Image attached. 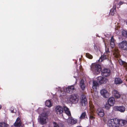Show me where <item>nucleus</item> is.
Instances as JSON below:
<instances>
[{
  "label": "nucleus",
  "instance_id": "nucleus-1",
  "mask_svg": "<svg viewBox=\"0 0 127 127\" xmlns=\"http://www.w3.org/2000/svg\"><path fill=\"white\" fill-rule=\"evenodd\" d=\"M126 120L124 119H120L117 118L112 119V127H120L117 124L120 126H123L127 123Z\"/></svg>",
  "mask_w": 127,
  "mask_h": 127
},
{
  "label": "nucleus",
  "instance_id": "nucleus-2",
  "mask_svg": "<svg viewBox=\"0 0 127 127\" xmlns=\"http://www.w3.org/2000/svg\"><path fill=\"white\" fill-rule=\"evenodd\" d=\"M115 41V40H114L113 36L112 37V52L113 55L114 57L117 58L118 57L119 52L118 49L114 47Z\"/></svg>",
  "mask_w": 127,
  "mask_h": 127
},
{
  "label": "nucleus",
  "instance_id": "nucleus-3",
  "mask_svg": "<svg viewBox=\"0 0 127 127\" xmlns=\"http://www.w3.org/2000/svg\"><path fill=\"white\" fill-rule=\"evenodd\" d=\"M91 70L96 74H99L101 70L100 65L97 64L92 65L91 67Z\"/></svg>",
  "mask_w": 127,
  "mask_h": 127
},
{
  "label": "nucleus",
  "instance_id": "nucleus-4",
  "mask_svg": "<svg viewBox=\"0 0 127 127\" xmlns=\"http://www.w3.org/2000/svg\"><path fill=\"white\" fill-rule=\"evenodd\" d=\"M106 53H104L103 55H102L100 58L99 59V60L101 62H102V61L105 59H106L107 58H108L109 60V58L111 59V56H109V53H110V52L108 48L107 49V50L106 51Z\"/></svg>",
  "mask_w": 127,
  "mask_h": 127
},
{
  "label": "nucleus",
  "instance_id": "nucleus-5",
  "mask_svg": "<svg viewBox=\"0 0 127 127\" xmlns=\"http://www.w3.org/2000/svg\"><path fill=\"white\" fill-rule=\"evenodd\" d=\"M119 48L120 49L126 51H127V42L123 41L118 44Z\"/></svg>",
  "mask_w": 127,
  "mask_h": 127
},
{
  "label": "nucleus",
  "instance_id": "nucleus-6",
  "mask_svg": "<svg viewBox=\"0 0 127 127\" xmlns=\"http://www.w3.org/2000/svg\"><path fill=\"white\" fill-rule=\"evenodd\" d=\"M78 97L76 94L72 95L69 97V101L72 103H76L78 101Z\"/></svg>",
  "mask_w": 127,
  "mask_h": 127
},
{
  "label": "nucleus",
  "instance_id": "nucleus-7",
  "mask_svg": "<svg viewBox=\"0 0 127 127\" xmlns=\"http://www.w3.org/2000/svg\"><path fill=\"white\" fill-rule=\"evenodd\" d=\"M110 70L108 68H105L102 70L101 72L102 75L104 77H107L110 74Z\"/></svg>",
  "mask_w": 127,
  "mask_h": 127
},
{
  "label": "nucleus",
  "instance_id": "nucleus-8",
  "mask_svg": "<svg viewBox=\"0 0 127 127\" xmlns=\"http://www.w3.org/2000/svg\"><path fill=\"white\" fill-rule=\"evenodd\" d=\"M97 78V82L100 84H105L108 81L107 79L103 78L102 76L98 77Z\"/></svg>",
  "mask_w": 127,
  "mask_h": 127
},
{
  "label": "nucleus",
  "instance_id": "nucleus-9",
  "mask_svg": "<svg viewBox=\"0 0 127 127\" xmlns=\"http://www.w3.org/2000/svg\"><path fill=\"white\" fill-rule=\"evenodd\" d=\"M46 116H43L41 115L38 119V120L40 124L43 125L46 123Z\"/></svg>",
  "mask_w": 127,
  "mask_h": 127
},
{
  "label": "nucleus",
  "instance_id": "nucleus-10",
  "mask_svg": "<svg viewBox=\"0 0 127 127\" xmlns=\"http://www.w3.org/2000/svg\"><path fill=\"white\" fill-rule=\"evenodd\" d=\"M80 103L83 106H85L87 103V99L85 95H82L81 97Z\"/></svg>",
  "mask_w": 127,
  "mask_h": 127
},
{
  "label": "nucleus",
  "instance_id": "nucleus-11",
  "mask_svg": "<svg viewBox=\"0 0 127 127\" xmlns=\"http://www.w3.org/2000/svg\"><path fill=\"white\" fill-rule=\"evenodd\" d=\"M113 111H119L121 112H124L126 109L123 106H115L113 108Z\"/></svg>",
  "mask_w": 127,
  "mask_h": 127
},
{
  "label": "nucleus",
  "instance_id": "nucleus-12",
  "mask_svg": "<svg viewBox=\"0 0 127 127\" xmlns=\"http://www.w3.org/2000/svg\"><path fill=\"white\" fill-rule=\"evenodd\" d=\"M22 124L21 118L18 117L16 119V121L13 124L14 126L15 127H20L21 126Z\"/></svg>",
  "mask_w": 127,
  "mask_h": 127
},
{
  "label": "nucleus",
  "instance_id": "nucleus-13",
  "mask_svg": "<svg viewBox=\"0 0 127 127\" xmlns=\"http://www.w3.org/2000/svg\"><path fill=\"white\" fill-rule=\"evenodd\" d=\"M100 93L101 95L104 97L108 98L109 97V93L106 90L102 89L100 91Z\"/></svg>",
  "mask_w": 127,
  "mask_h": 127
},
{
  "label": "nucleus",
  "instance_id": "nucleus-14",
  "mask_svg": "<svg viewBox=\"0 0 127 127\" xmlns=\"http://www.w3.org/2000/svg\"><path fill=\"white\" fill-rule=\"evenodd\" d=\"M76 90L74 88V85L68 86V87L66 88V92L70 94L74 92Z\"/></svg>",
  "mask_w": 127,
  "mask_h": 127
},
{
  "label": "nucleus",
  "instance_id": "nucleus-15",
  "mask_svg": "<svg viewBox=\"0 0 127 127\" xmlns=\"http://www.w3.org/2000/svg\"><path fill=\"white\" fill-rule=\"evenodd\" d=\"M96 113L98 115L101 117H103L104 115V110L101 108H99L97 109Z\"/></svg>",
  "mask_w": 127,
  "mask_h": 127
},
{
  "label": "nucleus",
  "instance_id": "nucleus-16",
  "mask_svg": "<svg viewBox=\"0 0 127 127\" xmlns=\"http://www.w3.org/2000/svg\"><path fill=\"white\" fill-rule=\"evenodd\" d=\"M55 110L57 114H60L63 112V108L62 106H58L56 107Z\"/></svg>",
  "mask_w": 127,
  "mask_h": 127
},
{
  "label": "nucleus",
  "instance_id": "nucleus-17",
  "mask_svg": "<svg viewBox=\"0 0 127 127\" xmlns=\"http://www.w3.org/2000/svg\"><path fill=\"white\" fill-rule=\"evenodd\" d=\"M112 94L114 95V97L116 98H118L120 97L121 94L118 91L116 90H113L112 92Z\"/></svg>",
  "mask_w": 127,
  "mask_h": 127
},
{
  "label": "nucleus",
  "instance_id": "nucleus-18",
  "mask_svg": "<svg viewBox=\"0 0 127 127\" xmlns=\"http://www.w3.org/2000/svg\"><path fill=\"white\" fill-rule=\"evenodd\" d=\"M111 97H110L108 100V103H106L105 105V108L107 110L109 109L111 106Z\"/></svg>",
  "mask_w": 127,
  "mask_h": 127
},
{
  "label": "nucleus",
  "instance_id": "nucleus-19",
  "mask_svg": "<svg viewBox=\"0 0 127 127\" xmlns=\"http://www.w3.org/2000/svg\"><path fill=\"white\" fill-rule=\"evenodd\" d=\"M77 121L76 119H73L72 117L68 118L67 120V122L68 123L72 125H73L76 123Z\"/></svg>",
  "mask_w": 127,
  "mask_h": 127
},
{
  "label": "nucleus",
  "instance_id": "nucleus-20",
  "mask_svg": "<svg viewBox=\"0 0 127 127\" xmlns=\"http://www.w3.org/2000/svg\"><path fill=\"white\" fill-rule=\"evenodd\" d=\"M98 82L95 80H94L93 82V88L94 90H96L97 88L98 87L99 84Z\"/></svg>",
  "mask_w": 127,
  "mask_h": 127
},
{
  "label": "nucleus",
  "instance_id": "nucleus-21",
  "mask_svg": "<svg viewBox=\"0 0 127 127\" xmlns=\"http://www.w3.org/2000/svg\"><path fill=\"white\" fill-rule=\"evenodd\" d=\"M80 87L81 89L83 91L85 89V85L84 83V81L83 79L81 80L80 84Z\"/></svg>",
  "mask_w": 127,
  "mask_h": 127
},
{
  "label": "nucleus",
  "instance_id": "nucleus-22",
  "mask_svg": "<svg viewBox=\"0 0 127 127\" xmlns=\"http://www.w3.org/2000/svg\"><path fill=\"white\" fill-rule=\"evenodd\" d=\"M63 109L65 113L68 116H71L70 112L69 111V108L66 106L63 107Z\"/></svg>",
  "mask_w": 127,
  "mask_h": 127
},
{
  "label": "nucleus",
  "instance_id": "nucleus-23",
  "mask_svg": "<svg viewBox=\"0 0 127 127\" xmlns=\"http://www.w3.org/2000/svg\"><path fill=\"white\" fill-rule=\"evenodd\" d=\"M122 80L120 78H117L115 79L114 83L115 84H120L123 83Z\"/></svg>",
  "mask_w": 127,
  "mask_h": 127
},
{
  "label": "nucleus",
  "instance_id": "nucleus-24",
  "mask_svg": "<svg viewBox=\"0 0 127 127\" xmlns=\"http://www.w3.org/2000/svg\"><path fill=\"white\" fill-rule=\"evenodd\" d=\"M52 123L54 127H64V124L61 123H57L55 122H53Z\"/></svg>",
  "mask_w": 127,
  "mask_h": 127
},
{
  "label": "nucleus",
  "instance_id": "nucleus-25",
  "mask_svg": "<svg viewBox=\"0 0 127 127\" xmlns=\"http://www.w3.org/2000/svg\"><path fill=\"white\" fill-rule=\"evenodd\" d=\"M87 118V116L85 112H83L81 114L79 118L81 120L84 119L85 118Z\"/></svg>",
  "mask_w": 127,
  "mask_h": 127
},
{
  "label": "nucleus",
  "instance_id": "nucleus-26",
  "mask_svg": "<svg viewBox=\"0 0 127 127\" xmlns=\"http://www.w3.org/2000/svg\"><path fill=\"white\" fill-rule=\"evenodd\" d=\"M46 105L49 107H50L52 106V104L50 100H47L45 102Z\"/></svg>",
  "mask_w": 127,
  "mask_h": 127
},
{
  "label": "nucleus",
  "instance_id": "nucleus-27",
  "mask_svg": "<svg viewBox=\"0 0 127 127\" xmlns=\"http://www.w3.org/2000/svg\"><path fill=\"white\" fill-rule=\"evenodd\" d=\"M122 35L127 37V31L125 30H123L122 32Z\"/></svg>",
  "mask_w": 127,
  "mask_h": 127
},
{
  "label": "nucleus",
  "instance_id": "nucleus-28",
  "mask_svg": "<svg viewBox=\"0 0 127 127\" xmlns=\"http://www.w3.org/2000/svg\"><path fill=\"white\" fill-rule=\"evenodd\" d=\"M8 125H7L4 123L0 122V127H7Z\"/></svg>",
  "mask_w": 127,
  "mask_h": 127
},
{
  "label": "nucleus",
  "instance_id": "nucleus-29",
  "mask_svg": "<svg viewBox=\"0 0 127 127\" xmlns=\"http://www.w3.org/2000/svg\"><path fill=\"white\" fill-rule=\"evenodd\" d=\"M86 56L87 58L91 59L93 58V56L89 53H87L86 54Z\"/></svg>",
  "mask_w": 127,
  "mask_h": 127
},
{
  "label": "nucleus",
  "instance_id": "nucleus-30",
  "mask_svg": "<svg viewBox=\"0 0 127 127\" xmlns=\"http://www.w3.org/2000/svg\"><path fill=\"white\" fill-rule=\"evenodd\" d=\"M94 115L92 114L90 115L89 117V120L90 121L91 120H94L95 119V117L94 116Z\"/></svg>",
  "mask_w": 127,
  "mask_h": 127
},
{
  "label": "nucleus",
  "instance_id": "nucleus-31",
  "mask_svg": "<svg viewBox=\"0 0 127 127\" xmlns=\"http://www.w3.org/2000/svg\"><path fill=\"white\" fill-rule=\"evenodd\" d=\"M111 119H110L108 121L107 123V125L108 127H111Z\"/></svg>",
  "mask_w": 127,
  "mask_h": 127
},
{
  "label": "nucleus",
  "instance_id": "nucleus-32",
  "mask_svg": "<svg viewBox=\"0 0 127 127\" xmlns=\"http://www.w3.org/2000/svg\"><path fill=\"white\" fill-rule=\"evenodd\" d=\"M61 93L60 94V96H64L65 95V92L64 91L61 90Z\"/></svg>",
  "mask_w": 127,
  "mask_h": 127
},
{
  "label": "nucleus",
  "instance_id": "nucleus-33",
  "mask_svg": "<svg viewBox=\"0 0 127 127\" xmlns=\"http://www.w3.org/2000/svg\"><path fill=\"white\" fill-rule=\"evenodd\" d=\"M112 106L113 105L115 102L114 98L112 97Z\"/></svg>",
  "mask_w": 127,
  "mask_h": 127
},
{
  "label": "nucleus",
  "instance_id": "nucleus-34",
  "mask_svg": "<svg viewBox=\"0 0 127 127\" xmlns=\"http://www.w3.org/2000/svg\"><path fill=\"white\" fill-rule=\"evenodd\" d=\"M119 62L120 64L121 65H123L124 64V62H124L122 61L121 60H119Z\"/></svg>",
  "mask_w": 127,
  "mask_h": 127
},
{
  "label": "nucleus",
  "instance_id": "nucleus-35",
  "mask_svg": "<svg viewBox=\"0 0 127 127\" xmlns=\"http://www.w3.org/2000/svg\"><path fill=\"white\" fill-rule=\"evenodd\" d=\"M10 110L11 111V112L12 113H14V111L13 108V107H12L10 108Z\"/></svg>",
  "mask_w": 127,
  "mask_h": 127
},
{
  "label": "nucleus",
  "instance_id": "nucleus-36",
  "mask_svg": "<svg viewBox=\"0 0 127 127\" xmlns=\"http://www.w3.org/2000/svg\"><path fill=\"white\" fill-rule=\"evenodd\" d=\"M124 2L122 1H120V2L119 4V5L118 6V7H120V5H122L124 3Z\"/></svg>",
  "mask_w": 127,
  "mask_h": 127
},
{
  "label": "nucleus",
  "instance_id": "nucleus-37",
  "mask_svg": "<svg viewBox=\"0 0 127 127\" xmlns=\"http://www.w3.org/2000/svg\"><path fill=\"white\" fill-rule=\"evenodd\" d=\"M123 65H124V67H127V63H126V62H125Z\"/></svg>",
  "mask_w": 127,
  "mask_h": 127
},
{
  "label": "nucleus",
  "instance_id": "nucleus-38",
  "mask_svg": "<svg viewBox=\"0 0 127 127\" xmlns=\"http://www.w3.org/2000/svg\"><path fill=\"white\" fill-rule=\"evenodd\" d=\"M90 108H91L92 109H93L94 108V106L92 105V106H91L90 105Z\"/></svg>",
  "mask_w": 127,
  "mask_h": 127
},
{
  "label": "nucleus",
  "instance_id": "nucleus-39",
  "mask_svg": "<svg viewBox=\"0 0 127 127\" xmlns=\"http://www.w3.org/2000/svg\"><path fill=\"white\" fill-rule=\"evenodd\" d=\"M2 108V106L0 104V109H1Z\"/></svg>",
  "mask_w": 127,
  "mask_h": 127
},
{
  "label": "nucleus",
  "instance_id": "nucleus-40",
  "mask_svg": "<svg viewBox=\"0 0 127 127\" xmlns=\"http://www.w3.org/2000/svg\"><path fill=\"white\" fill-rule=\"evenodd\" d=\"M110 45L111 46V41H110Z\"/></svg>",
  "mask_w": 127,
  "mask_h": 127
},
{
  "label": "nucleus",
  "instance_id": "nucleus-41",
  "mask_svg": "<svg viewBox=\"0 0 127 127\" xmlns=\"http://www.w3.org/2000/svg\"><path fill=\"white\" fill-rule=\"evenodd\" d=\"M111 12V9L110 10V12Z\"/></svg>",
  "mask_w": 127,
  "mask_h": 127
},
{
  "label": "nucleus",
  "instance_id": "nucleus-42",
  "mask_svg": "<svg viewBox=\"0 0 127 127\" xmlns=\"http://www.w3.org/2000/svg\"><path fill=\"white\" fill-rule=\"evenodd\" d=\"M126 24L127 25V21L126 23Z\"/></svg>",
  "mask_w": 127,
  "mask_h": 127
}]
</instances>
